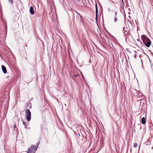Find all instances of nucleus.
Returning <instances> with one entry per match:
<instances>
[{
  "label": "nucleus",
  "mask_w": 153,
  "mask_h": 153,
  "mask_svg": "<svg viewBox=\"0 0 153 153\" xmlns=\"http://www.w3.org/2000/svg\"><path fill=\"white\" fill-rule=\"evenodd\" d=\"M151 44V41L148 38L144 35V45L149 47Z\"/></svg>",
  "instance_id": "obj_1"
},
{
  "label": "nucleus",
  "mask_w": 153,
  "mask_h": 153,
  "mask_svg": "<svg viewBox=\"0 0 153 153\" xmlns=\"http://www.w3.org/2000/svg\"><path fill=\"white\" fill-rule=\"evenodd\" d=\"M36 149L37 147L36 146H32L28 149L27 153H35Z\"/></svg>",
  "instance_id": "obj_2"
},
{
  "label": "nucleus",
  "mask_w": 153,
  "mask_h": 153,
  "mask_svg": "<svg viewBox=\"0 0 153 153\" xmlns=\"http://www.w3.org/2000/svg\"><path fill=\"white\" fill-rule=\"evenodd\" d=\"M26 119L27 121H29L31 119V112L29 109H27L26 111Z\"/></svg>",
  "instance_id": "obj_3"
},
{
  "label": "nucleus",
  "mask_w": 153,
  "mask_h": 153,
  "mask_svg": "<svg viewBox=\"0 0 153 153\" xmlns=\"http://www.w3.org/2000/svg\"><path fill=\"white\" fill-rule=\"evenodd\" d=\"M1 68L3 72L4 73L6 74L7 72V70L6 67L4 65H1Z\"/></svg>",
  "instance_id": "obj_4"
},
{
  "label": "nucleus",
  "mask_w": 153,
  "mask_h": 153,
  "mask_svg": "<svg viewBox=\"0 0 153 153\" xmlns=\"http://www.w3.org/2000/svg\"><path fill=\"white\" fill-rule=\"evenodd\" d=\"M30 12L31 14L32 15H33L34 13V11L33 10V8L32 6H31L30 7Z\"/></svg>",
  "instance_id": "obj_5"
},
{
  "label": "nucleus",
  "mask_w": 153,
  "mask_h": 153,
  "mask_svg": "<svg viewBox=\"0 0 153 153\" xmlns=\"http://www.w3.org/2000/svg\"><path fill=\"white\" fill-rule=\"evenodd\" d=\"M96 20L97 21V14H98V9H97V3L96 4Z\"/></svg>",
  "instance_id": "obj_6"
},
{
  "label": "nucleus",
  "mask_w": 153,
  "mask_h": 153,
  "mask_svg": "<svg viewBox=\"0 0 153 153\" xmlns=\"http://www.w3.org/2000/svg\"><path fill=\"white\" fill-rule=\"evenodd\" d=\"M139 4H140V6L141 8L143 7V2L142 1H140Z\"/></svg>",
  "instance_id": "obj_7"
},
{
  "label": "nucleus",
  "mask_w": 153,
  "mask_h": 153,
  "mask_svg": "<svg viewBox=\"0 0 153 153\" xmlns=\"http://www.w3.org/2000/svg\"><path fill=\"white\" fill-rule=\"evenodd\" d=\"M122 4L121 5V7L122 8V9L124 8V5L125 4L124 2H123V0H122Z\"/></svg>",
  "instance_id": "obj_8"
},
{
  "label": "nucleus",
  "mask_w": 153,
  "mask_h": 153,
  "mask_svg": "<svg viewBox=\"0 0 153 153\" xmlns=\"http://www.w3.org/2000/svg\"><path fill=\"white\" fill-rule=\"evenodd\" d=\"M23 124L24 125V126L25 128L27 129V126H26V123L25 122L23 121Z\"/></svg>",
  "instance_id": "obj_9"
},
{
  "label": "nucleus",
  "mask_w": 153,
  "mask_h": 153,
  "mask_svg": "<svg viewBox=\"0 0 153 153\" xmlns=\"http://www.w3.org/2000/svg\"><path fill=\"white\" fill-rule=\"evenodd\" d=\"M134 148H136V147L137 146V143H134Z\"/></svg>",
  "instance_id": "obj_10"
},
{
  "label": "nucleus",
  "mask_w": 153,
  "mask_h": 153,
  "mask_svg": "<svg viewBox=\"0 0 153 153\" xmlns=\"http://www.w3.org/2000/svg\"><path fill=\"white\" fill-rule=\"evenodd\" d=\"M9 2H10L12 4H13V0H8Z\"/></svg>",
  "instance_id": "obj_11"
},
{
  "label": "nucleus",
  "mask_w": 153,
  "mask_h": 153,
  "mask_svg": "<svg viewBox=\"0 0 153 153\" xmlns=\"http://www.w3.org/2000/svg\"><path fill=\"white\" fill-rule=\"evenodd\" d=\"M114 20V22H117V19L116 17H115Z\"/></svg>",
  "instance_id": "obj_12"
},
{
  "label": "nucleus",
  "mask_w": 153,
  "mask_h": 153,
  "mask_svg": "<svg viewBox=\"0 0 153 153\" xmlns=\"http://www.w3.org/2000/svg\"><path fill=\"white\" fill-rule=\"evenodd\" d=\"M141 123L142 124H143V117L141 118Z\"/></svg>",
  "instance_id": "obj_13"
},
{
  "label": "nucleus",
  "mask_w": 153,
  "mask_h": 153,
  "mask_svg": "<svg viewBox=\"0 0 153 153\" xmlns=\"http://www.w3.org/2000/svg\"><path fill=\"white\" fill-rule=\"evenodd\" d=\"M143 36H141V39H142V40L143 42Z\"/></svg>",
  "instance_id": "obj_14"
},
{
  "label": "nucleus",
  "mask_w": 153,
  "mask_h": 153,
  "mask_svg": "<svg viewBox=\"0 0 153 153\" xmlns=\"http://www.w3.org/2000/svg\"><path fill=\"white\" fill-rule=\"evenodd\" d=\"M77 14H78V16H80V17H82L80 14L79 13H78Z\"/></svg>",
  "instance_id": "obj_15"
},
{
  "label": "nucleus",
  "mask_w": 153,
  "mask_h": 153,
  "mask_svg": "<svg viewBox=\"0 0 153 153\" xmlns=\"http://www.w3.org/2000/svg\"><path fill=\"white\" fill-rule=\"evenodd\" d=\"M146 123V119L144 117V124H145Z\"/></svg>",
  "instance_id": "obj_16"
},
{
  "label": "nucleus",
  "mask_w": 153,
  "mask_h": 153,
  "mask_svg": "<svg viewBox=\"0 0 153 153\" xmlns=\"http://www.w3.org/2000/svg\"><path fill=\"white\" fill-rule=\"evenodd\" d=\"M76 21H78L79 19V17H78V18H77V16L76 17Z\"/></svg>",
  "instance_id": "obj_17"
},
{
  "label": "nucleus",
  "mask_w": 153,
  "mask_h": 153,
  "mask_svg": "<svg viewBox=\"0 0 153 153\" xmlns=\"http://www.w3.org/2000/svg\"><path fill=\"white\" fill-rule=\"evenodd\" d=\"M75 12H76V13H78V12H77L75 10Z\"/></svg>",
  "instance_id": "obj_18"
},
{
  "label": "nucleus",
  "mask_w": 153,
  "mask_h": 153,
  "mask_svg": "<svg viewBox=\"0 0 153 153\" xmlns=\"http://www.w3.org/2000/svg\"><path fill=\"white\" fill-rule=\"evenodd\" d=\"M145 55H146V57H147V56H147V55H146V54H145Z\"/></svg>",
  "instance_id": "obj_19"
},
{
  "label": "nucleus",
  "mask_w": 153,
  "mask_h": 153,
  "mask_svg": "<svg viewBox=\"0 0 153 153\" xmlns=\"http://www.w3.org/2000/svg\"><path fill=\"white\" fill-rule=\"evenodd\" d=\"M78 1H80V0H77Z\"/></svg>",
  "instance_id": "obj_20"
},
{
  "label": "nucleus",
  "mask_w": 153,
  "mask_h": 153,
  "mask_svg": "<svg viewBox=\"0 0 153 153\" xmlns=\"http://www.w3.org/2000/svg\"><path fill=\"white\" fill-rule=\"evenodd\" d=\"M74 19H75V17H74Z\"/></svg>",
  "instance_id": "obj_21"
},
{
  "label": "nucleus",
  "mask_w": 153,
  "mask_h": 153,
  "mask_svg": "<svg viewBox=\"0 0 153 153\" xmlns=\"http://www.w3.org/2000/svg\"><path fill=\"white\" fill-rule=\"evenodd\" d=\"M135 57H136V55H135Z\"/></svg>",
  "instance_id": "obj_22"
}]
</instances>
